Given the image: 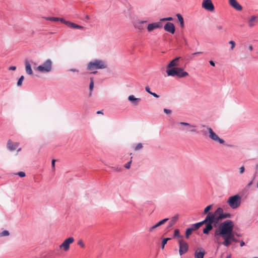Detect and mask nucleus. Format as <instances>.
I'll return each mask as SVG.
<instances>
[{"mask_svg":"<svg viewBox=\"0 0 258 258\" xmlns=\"http://www.w3.org/2000/svg\"><path fill=\"white\" fill-rule=\"evenodd\" d=\"M234 223L228 220L221 223L214 232V236L219 245L229 246L232 242H237L233 232Z\"/></svg>","mask_w":258,"mask_h":258,"instance_id":"nucleus-1","label":"nucleus"},{"mask_svg":"<svg viewBox=\"0 0 258 258\" xmlns=\"http://www.w3.org/2000/svg\"><path fill=\"white\" fill-rule=\"evenodd\" d=\"M208 214L212 223H213L215 226H216L219 222L222 220L230 218L231 217V214L230 213H224L222 208H218L214 212H209Z\"/></svg>","mask_w":258,"mask_h":258,"instance_id":"nucleus-2","label":"nucleus"},{"mask_svg":"<svg viewBox=\"0 0 258 258\" xmlns=\"http://www.w3.org/2000/svg\"><path fill=\"white\" fill-rule=\"evenodd\" d=\"M106 68L107 64L104 60L94 59L88 63L87 69L89 71H93L92 73L95 74L97 73V71H94V70L103 69Z\"/></svg>","mask_w":258,"mask_h":258,"instance_id":"nucleus-3","label":"nucleus"},{"mask_svg":"<svg viewBox=\"0 0 258 258\" xmlns=\"http://www.w3.org/2000/svg\"><path fill=\"white\" fill-rule=\"evenodd\" d=\"M52 61L50 59L46 60L43 63L36 68L35 70L41 73H47L51 71Z\"/></svg>","mask_w":258,"mask_h":258,"instance_id":"nucleus-4","label":"nucleus"},{"mask_svg":"<svg viewBox=\"0 0 258 258\" xmlns=\"http://www.w3.org/2000/svg\"><path fill=\"white\" fill-rule=\"evenodd\" d=\"M166 73L169 76L174 77L175 76L179 78H183L188 75L187 72L183 71L181 68H173L166 71Z\"/></svg>","mask_w":258,"mask_h":258,"instance_id":"nucleus-5","label":"nucleus"},{"mask_svg":"<svg viewBox=\"0 0 258 258\" xmlns=\"http://www.w3.org/2000/svg\"><path fill=\"white\" fill-rule=\"evenodd\" d=\"M181 125L179 127L180 131L184 133H197V126L191 124L189 123L185 122H179L178 123Z\"/></svg>","mask_w":258,"mask_h":258,"instance_id":"nucleus-6","label":"nucleus"},{"mask_svg":"<svg viewBox=\"0 0 258 258\" xmlns=\"http://www.w3.org/2000/svg\"><path fill=\"white\" fill-rule=\"evenodd\" d=\"M227 203L232 209H235L240 205L241 197L238 195L230 197L227 201Z\"/></svg>","mask_w":258,"mask_h":258,"instance_id":"nucleus-7","label":"nucleus"},{"mask_svg":"<svg viewBox=\"0 0 258 258\" xmlns=\"http://www.w3.org/2000/svg\"><path fill=\"white\" fill-rule=\"evenodd\" d=\"M206 128L209 133V137L214 142H218L221 144H225V141L223 139L219 138L211 127L206 126Z\"/></svg>","mask_w":258,"mask_h":258,"instance_id":"nucleus-8","label":"nucleus"},{"mask_svg":"<svg viewBox=\"0 0 258 258\" xmlns=\"http://www.w3.org/2000/svg\"><path fill=\"white\" fill-rule=\"evenodd\" d=\"M74 241V238L73 237H70L64 240V241L59 245V248L65 251H68L70 248V244Z\"/></svg>","mask_w":258,"mask_h":258,"instance_id":"nucleus-9","label":"nucleus"},{"mask_svg":"<svg viewBox=\"0 0 258 258\" xmlns=\"http://www.w3.org/2000/svg\"><path fill=\"white\" fill-rule=\"evenodd\" d=\"M179 243V253L180 255H182L185 253L188 250V244L183 240H180L178 241Z\"/></svg>","mask_w":258,"mask_h":258,"instance_id":"nucleus-10","label":"nucleus"},{"mask_svg":"<svg viewBox=\"0 0 258 258\" xmlns=\"http://www.w3.org/2000/svg\"><path fill=\"white\" fill-rule=\"evenodd\" d=\"M202 6L204 9L208 11L212 12L214 10V6L211 0H203Z\"/></svg>","mask_w":258,"mask_h":258,"instance_id":"nucleus-11","label":"nucleus"},{"mask_svg":"<svg viewBox=\"0 0 258 258\" xmlns=\"http://www.w3.org/2000/svg\"><path fill=\"white\" fill-rule=\"evenodd\" d=\"M162 27V24L161 22H155L149 24L147 26V30L148 32H151L154 29Z\"/></svg>","mask_w":258,"mask_h":258,"instance_id":"nucleus-12","label":"nucleus"},{"mask_svg":"<svg viewBox=\"0 0 258 258\" xmlns=\"http://www.w3.org/2000/svg\"><path fill=\"white\" fill-rule=\"evenodd\" d=\"M164 30L171 34L175 32V26L174 24L171 22H167L164 26Z\"/></svg>","mask_w":258,"mask_h":258,"instance_id":"nucleus-13","label":"nucleus"},{"mask_svg":"<svg viewBox=\"0 0 258 258\" xmlns=\"http://www.w3.org/2000/svg\"><path fill=\"white\" fill-rule=\"evenodd\" d=\"M206 252L205 249L202 247L198 248L195 253V258H204Z\"/></svg>","mask_w":258,"mask_h":258,"instance_id":"nucleus-14","label":"nucleus"},{"mask_svg":"<svg viewBox=\"0 0 258 258\" xmlns=\"http://www.w3.org/2000/svg\"><path fill=\"white\" fill-rule=\"evenodd\" d=\"M19 145V143L13 142L11 141V140H9L8 141L7 146L8 149L10 151H13L17 149V148L18 147Z\"/></svg>","mask_w":258,"mask_h":258,"instance_id":"nucleus-15","label":"nucleus"},{"mask_svg":"<svg viewBox=\"0 0 258 258\" xmlns=\"http://www.w3.org/2000/svg\"><path fill=\"white\" fill-rule=\"evenodd\" d=\"M180 57H177L172 60H171L170 63L167 65V68H178L177 67L179 64V60L180 59Z\"/></svg>","mask_w":258,"mask_h":258,"instance_id":"nucleus-16","label":"nucleus"},{"mask_svg":"<svg viewBox=\"0 0 258 258\" xmlns=\"http://www.w3.org/2000/svg\"><path fill=\"white\" fill-rule=\"evenodd\" d=\"M229 4L231 6L237 11H240L242 9V6L237 2L236 0H229Z\"/></svg>","mask_w":258,"mask_h":258,"instance_id":"nucleus-17","label":"nucleus"},{"mask_svg":"<svg viewBox=\"0 0 258 258\" xmlns=\"http://www.w3.org/2000/svg\"><path fill=\"white\" fill-rule=\"evenodd\" d=\"M258 22V17L252 16L248 21V24L249 27H253Z\"/></svg>","mask_w":258,"mask_h":258,"instance_id":"nucleus-18","label":"nucleus"},{"mask_svg":"<svg viewBox=\"0 0 258 258\" xmlns=\"http://www.w3.org/2000/svg\"><path fill=\"white\" fill-rule=\"evenodd\" d=\"M147 22H148L147 21H140V20H139V21H136L135 23L134 26L137 29L141 31L144 29V27L143 25L144 24L147 23Z\"/></svg>","mask_w":258,"mask_h":258,"instance_id":"nucleus-19","label":"nucleus"},{"mask_svg":"<svg viewBox=\"0 0 258 258\" xmlns=\"http://www.w3.org/2000/svg\"><path fill=\"white\" fill-rule=\"evenodd\" d=\"M25 71L26 73L29 75H31L33 74V71L31 68V66L30 63L28 60H26L25 61Z\"/></svg>","mask_w":258,"mask_h":258,"instance_id":"nucleus-20","label":"nucleus"},{"mask_svg":"<svg viewBox=\"0 0 258 258\" xmlns=\"http://www.w3.org/2000/svg\"><path fill=\"white\" fill-rule=\"evenodd\" d=\"M128 100L131 102L133 105H137L141 101V98H136L133 95H131L128 96Z\"/></svg>","mask_w":258,"mask_h":258,"instance_id":"nucleus-21","label":"nucleus"},{"mask_svg":"<svg viewBox=\"0 0 258 258\" xmlns=\"http://www.w3.org/2000/svg\"><path fill=\"white\" fill-rule=\"evenodd\" d=\"M178 215H175L174 216H173L171 219V220H170V221L168 223V228H171L173 225H174L176 222H177V220H178Z\"/></svg>","mask_w":258,"mask_h":258,"instance_id":"nucleus-22","label":"nucleus"},{"mask_svg":"<svg viewBox=\"0 0 258 258\" xmlns=\"http://www.w3.org/2000/svg\"><path fill=\"white\" fill-rule=\"evenodd\" d=\"M213 223H207L206 225V227L203 229V233L204 234H208L209 233V231L213 229L212 226Z\"/></svg>","mask_w":258,"mask_h":258,"instance_id":"nucleus-23","label":"nucleus"},{"mask_svg":"<svg viewBox=\"0 0 258 258\" xmlns=\"http://www.w3.org/2000/svg\"><path fill=\"white\" fill-rule=\"evenodd\" d=\"M213 223H207L206 225V227L203 229V233L204 234H208L209 233V231L213 229L212 226Z\"/></svg>","mask_w":258,"mask_h":258,"instance_id":"nucleus-24","label":"nucleus"},{"mask_svg":"<svg viewBox=\"0 0 258 258\" xmlns=\"http://www.w3.org/2000/svg\"><path fill=\"white\" fill-rule=\"evenodd\" d=\"M69 27L73 29H83V27L79 25H77L73 22H70L69 23Z\"/></svg>","mask_w":258,"mask_h":258,"instance_id":"nucleus-25","label":"nucleus"},{"mask_svg":"<svg viewBox=\"0 0 258 258\" xmlns=\"http://www.w3.org/2000/svg\"><path fill=\"white\" fill-rule=\"evenodd\" d=\"M210 222L212 223L211 220L210 218V216H209V214H208V215H207V217H206V218L205 219V220L201 222H200V223L201 224V226H202L204 224H206V225L207 223H209Z\"/></svg>","mask_w":258,"mask_h":258,"instance_id":"nucleus-26","label":"nucleus"},{"mask_svg":"<svg viewBox=\"0 0 258 258\" xmlns=\"http://www.w3.org/2000/svg\"><path fill=\"white\" fill-rule=\"evenodd\" d=\"M176 16H177V17L178 18V21H179L180 26L182 28H183L184 27V20H183V19L182 17L179 14H177L176 15Z\"/></svg>","mask_w":258,"mask_h":258,"instance_id":"nucleus-27","label":"nucleus"},{"mask_svg":"<svg viewBox=\"0 0 258 258\" xmlns=\"http://www.w3.org/2000/svg\"><path fill=\"white\" fill-rule=\"evenodd\" d=\"M43 18L46 20L57 22L58 21V17H44Z\"/></svg>","mask_w":258,"mask_h":258,"instance_id":"nucleus-28","label":"nucleus"},{"mask_svg":"<svg viewBox=\"0 0 258 258\" xmlns=\"http://www.w3.org/2000/svg\"><path fill=\"white\" fill-rule=\"evenodd\" d=\"M193 231V229L191 227L188 228L186 230L185 236L186 238H188L189 236L192 233Z\"/></svg>","mask_w":258,"mask_h":258,"instance_id":"nucleus-29","label":"nucleus"},{"mask_svg":"<svg viewBox=\"0 0 258 258\" xmlns=\"http://www.w3.org/2000/svg\"><path fill=\"white\" fill-rule=\"evenodd\" d=\"M94 88V82H93V78H90V83L89 85V90L90 91V95H91V91L93 90Z\"/></svg>","mask_w":258,"mask_h":258,"instance_id":"nucleus-30","label":"nucleus"},{"mask_svg":"<svg viewBox=\"0 0 258 258\" xmlns=\"http://www.w3.org/2000/svg\"><path fill=\"white\" fill-rule=\"evenodd\" d=\"M201 224L200 222L191 225V228L193 229V230H196L199 229L201 227Z\"/></svg>","mask_w":258,"mask_h":258,"instance_id":"nucleus-31","label":"nucleus"},{"mask_svg":"<svg viewBox=\"0 0 258 258\" xmlns=\"http://www.w3.org/2000/svg\"><path fill=\"white\" fill-rule=\"evenodd\" d=\"M24 79V77L23 76H21L20 77V78L19 79V80L17 82V85L18 87H20L22 86V82H23Z\"/></svg>","mask_w":258,"mask_h":258,"instance_id":"nucleus-32","label":"nucleus"},{"mask_svg":"<svg viewBox=\"0 0 258 258\" xmlns=\"http://www.w3.org/2000/svg\"><path fill=\"white\" fill-rule=\"evenodd\" d=\"M170 238H164L162 241L161 248L163 249L164 248L165 245L167 243V242L170 240Z\"/></svg>","mask_w":258,"mask_h":258,"instance_id":"nucleus-33","label":"nucleus"},{"mask_svg":"<svg viewBox=\"0 0 258 258\" xmlns=\"http://www.w3.org/2000/svg\"><path fill=\"white\" fill-rule=\"evenodd\" d=\"M212 205H209V206H208L205 209H204V215H206V214H207L209 213L208 212L209 211H210L212 207Z\"/></svg>","mask_w":258,"mask_h":258,"instance_id":"nucleus-34","label":"nucleus"},{"mask_svg":"<svg viewBox=\"0 0 258 258\" xmlns=\"http://www.w3.org/2000/svg\"><path fill=\"white\" fill-rule=\"evenodd\" d=\"M168 218H165V219H164L161 221H160L159 222H158V223H157L156 224L158 225V226L159 227L160 226H161L162 225L164 224L165 222H166L168 220Z\"/></svg>","mask_w":258,"mask_h":258,"instance_id":"nucleus-35","label":"nucleus"},{"mask_svg":"<svg viewBox=\"0 0 258 258\" xmlns=\"http://www.w3.org/2000/svg\"><path fill=\"white\" fill-rule=\"evenodd\" d=\"M10 234L8 230H4L2 232L0 233V236H8Z\"/></svg>","mask_w":258,"mask_h":258,"instance_id":"nucleus-36","label":"nucleus"},{"mask_svg":"<svg viewBox=\"0 0 258 258\" xmlns=\"http://www.w3.org/2000/svg\"><path fill=\"white\" fill-rule=\"evenodd\" d=\"M58 21H60L61 23H64L68 26L69 25V23L70 22V21H67L65 20V19L62 18H58Z\"/></svg>","mask_w":258,"mask_h":258,"instance_id":"nucleus-37","label":"nucleus"},{"mask_svg":"<svg viewBox=\"0 0 258 258\" xmlns=\"http://www.w3.org/2000/svg\"><path fill=\"white\" fill-rule=\"evenodd\" d=\"M143 148V145L142 143H139L137 145V146L135 148V151H138Z\"/></svg>","mask_w":258,"mask_h":258,"instance_id":"nucleus-38","label":"nucleus"},{"mask_svg":"<svg viewBox=\"0 0 258 258\" xmlns=\"http://www.w3.org/2000/svg\"><path fill=\"white\" fill-rule=\"evenodd\" d=\"M174 236L176 237H180L179 231L178 229H175L174 232Z\"/></svg>","mask_w":258,"mask_h":258,"instance_id":"nucleus-39","label":"nucleus"},{"mask_svg":"<svg viewBox=\"0 0 258 258\" xmlns=\"http://www.w3.org/2000/svg\"><path fill=\"white\" fill-rule=\"evenodd\" d=\"M173 20L172 17H167L164 18L160 19L161 21H172Z\"/></svg>","mask_w":258,"mask_h":258,"instance_id":"nucleus-40","label":"nucleus"},{"mask_svg":"<svg viewBox=\"0 0 258 258\" xmlns=\"http://www.w3.org/2000/svg\"><path fill=\"white\" fill-rule=\"evenodd\" d=\"M159 226H158V225L157 224H156L155 225H154V226L151 227L149 229V231L150 232H152L154 229H155L156 228H157V227H158Z\"/></svg>","mask_w":258,"mask_h":258,"instance_id":"nucleus-41","label":"nucleus"},{"mask_svg":"<svg viewBox=\"0 0 258 258\" xmlns=\"http://www.w3.org/2000/svg\"><path fill=\"white\" fill-rule=\"evenodd\" d=\"M257 174V172H256L255 173V174H254V176H253V178L251 180V181H250L247 184V185L248 186H250L251 185H252V184L253 183V181H254V178L255 177H256V175Z\"/></svg>","mask_w":258,"mask_h":258,"instance_id":"nucleus-42","label":"nucleus"},{"mask_svg":"<svg viewBox=\"0 0 258 258\" xmlns=\"http://www.w3.org/2000/svg\"><path fill=\"white\" fill-rule=\"evenodd\" d=\"M78 244L79 245H80L82 247H85V244H84V242H83L82 240H79L78 242Z\"/></svg>","mask_w":258,"mask_h":258,"instance_id":"nucleus-43","label":"nucleus"},{"mask_svg":"<svg viewBox=\"0 0 258 258\" xmlns=\"http://www.w3.org/2000/svg\"><path fill=\"white\" fill-rule=\"evenodd\" d=\"M229 44H231V49L232 50L235 46V43L234 41L231 40L229 42Z\"/></svg>","mask_w":258,"mask_h":258,"instance_id":"nucleus-44","label":"nucleus"},{"mask_svg":"<svg viewBox=\"0 0 258 258\" xmlns=\"http://www.w3.org/2000/svg\"><path fill=\"white\" fill-rule=\"evenodd\" d=\"M131 163H132V160H131L130 161L128 162L127 163H126L125 165H124V167L126 169H129L131 167Z\"/></svg>","mask_w":258,"mask_h":258,"instance_id":"nucleus-45","label":"nucleus"},{"mask_svg":"<svg viewBox=\"0 0 258 258\" xmlns=\"http://www.w3.org/2000/svg\"><path fill=\"white\" fill-rule=\"evenodd\" d=\"M16 174L18 175L21 177H24L26 175L25 172H22V171L19 172L18 173H17Z\"/></svg>","mask_w":258,"mask_h":258,"instance_id":"nucleus-46","label":"nucleus"},{"mask_svg":"<svg viewBox=\"0 0 258 258\" xmlns=\"http://www.w3.org/2000/svg\"><path fill=\"white\" fill-rule=\"evenodd\" d=\"M245 171V167L242 166L239 168V173L240 174H243Z\"/></svg>","mask_w":258,"mask_h":258,"instance_id":"nucleus-47","label":"nucleus"},{"mask_svg":"<svg viewBox=\"0 0 258 258\" xmlns=\"http://www.w3.org/2000/svg\"><path fill=\"white\" fill-rule=\"evenodd\" d=\"M163 111L166 114H170L171 112V111L170 110L166 108H164Z\"/></svg>","mask_w":258,"mask_h":258,"instance_id":"nucleus-48","label":"nucleus"},{"mask_svg":"<svg viewBox=\"0 0 258 258\" xmlns=\"http://www.w3.org/2000/svg\"><path fill=\"white\" fill-rule=\"evenodd\" d=\"M145 90H146V91L148 93H149L150 94H151V93L152 92H151V91H150V88H149V86H146V87H145Z\"/></svg>","mask_w":258,"mask_h":258,"instance_id":"nucleus-49","label":"nucleus"},{"mask_svg":"<svg viewBox=\"0 0 258 258\" xmlns=\"http://www.w3.org/2000/svg\"><path fill=\"white\" fill-rule=\"evenodd\" d=\"M16 69V67L15 66H11L9 68V70L10 71H15Z\"/></svg>","mask_w":258,"mask_h":258,"instance_id":"nucleus-50","label":"nucleus"},{"mask_svg":"<svg viewBox=\"0 0 258 258\" xmlns=\"http://www.w3.org/2000/svg\"><path fill=\"white\" fill-rule=\"evenodd\" d=\"M150 94L152 95V96H153L154 97H156V98H158L159 97V95H158L155 93L151 92Z\"/></svg>","mask_w":258,"mask_h":258,"instance_id":"nucleus-51","label":"nucleus"},{"mask_svg":"<svg viewBox=\"0 0 258 258\" xmlns=\"http://www.w3.org/2000/svg\"><path fill=\"white\" fill-rule=\"evenodd\" d=\"M217 29L219 30H222L223 29V26L222 25H217L216 26Z\"/></svg>","mask_w":258,"mask_h":258,"instance_id":"nucleus-52","label":"nucleus"},{"mask_svg":"<svg viewBox=\"0 0 258 258\" xmlns=\"http://www.w3.org/2000/svg\"><path fill=\"white\" fill-rule=\"evenodd\" d=\"M55 162V160L53 159V160H52L51 166H52V168H54Z\"/></svg>","mask_w":258,"mask_h":258,"instance_id":"nucleus-53","label":"nucleus"},{"mask_svg":"<svg viewBox=\"0 0 258 258\" xmlns=\"http://www.w3.org/2000/svg\"><path fill=\"white\" fill-rule=\"evenodd\" d=\"M209 63L213 67H214L215 66V62L212 60L209 61Z\"/></svg>","mask_w":258,"mask_h":258,"instance_id":"nucleus-54","label":"nucleus"},{"mask_svg":"<svg viewBox=\"0 0 258 258\" xmlns=\"http://www.w3.org/2000/svg\"><path fill=\"white\" fill-rule=\"evenodd\" d=\"M203 52H201V51H199V52H195V53H193L192 54V55H197V54H202Z\"/></svg>","mask_w":258,"mask_h":258,"instance_id":"nucleus-55","label":"nucleus"},{"mask_svg":"<svg viewBox=\"0 0 258 258\" xmlns=\"http://www.w3.org/2000/svg\"><path fill=\"white\" fill-rule=\"evenodd\" d=\"M244 245H245V242L241 240L240 242V246L242 247V246H244Z\"/></svg>","mask_w":258,"mask_h":258,"instance_id":"nucleus-56","label":"nucleus"},{"mask_svg":"<svg viewBox=\"0 0 258 258\" xmlns=\"http://www.w3.org/2000/svg\"><path fill=\"white\" fill-rule=\"evenodd\" d=\"M248 49L250 50V51H252V49H253V47L252 45H249L248 46Z\"/></svg>","mask_w":258,"mask_h":258,"instance_id":"nucleus-57","label":"nucleus"},{"mask_svg":"<svg viewBox=\"0 0 258 258\" xmlns=\"http://www.w3.org/2000/svg\"><path fill=\"white\" fill-rule=\"evenodd\" d=\"M70 71L71 72H78V71L77 70L75 69H70Z\"/></svg>","mask_w":258,"mask_h":258,"instance_id":"nucleus-58","label":"nucleus"},{"mask_svg":"<svg viewBox=\"0 0 258 258\" xmlns=\"http://www.w3.org/2000/svg\"><path fill=\"white\" fill-rule=\"evenodd\" d=\"M202 132H203V134L205 135H206L207 134V132L204 130H203Z\"/></svg>","mask_w":258,"mask_h":258,"instance_id":"nucleus-59","label":"nucleus"},{"mask_svg":"<svg viewBox=\"0 0 258 258\" xmlns=\"http://www.w3.org/2000/svg\"><path fill=\"white\" fill-rule=\"evenodd\" d=\"M116 171H120L121 170V168H120V167H119V168H118V167H117V168L116 169Z\"/></svg>","mask_w":258,"mask_h":258,"instance_id":"nucleus-60","label":"nucleus"},{"mask_svg":"<svg viewBox=\"0 0 258 258\" xmlns=\"http://www.w3.org/2000/svg\"><path fill=\"white\" fill-rule=\"evenodd\" d=\"M97 114L102 113V112H101V111H98L97 112Z\"/></svg>","mask_w":258,"mask_h":258,"instance_id":"nucleus-61","label":"nucleus"},{"mask_svg":"<svg viewBox=\"0 0 258 258\" xmlns=\"http://www.w3.org/2000/svg\"><path fill=\"white\" fill-rule=\"evenodd\" d=\"M21 150V148H19L17 150V152H19V151H20Z\"/></svg>","mask_w":258,"mask_h":258,"instance_id":"nucleus-62","label":"nucleus"},{"mask_svg":"<svg viewBox=\"0 0 258 258\" xmlns=\"http://www.w3.org/2000/svg\"><path fill=\"white\" fill-rule=\"evenodd\" d=\"M86 18L89 19V16H86Z\"/></svg>","mask_w":258,"mask_h":258,"instance_id":"nucleus-63","label":"nucleus"},{"mask_svg":"<svg viewBox=\"0 0 258 258\" xmlns=\"http://www.w3.org/2000/svg\"><path fill=\"white\" fill-rule=\"evenodd\" d=\"M257 187L258 188V181H257Z\"/></svg>","mask_w":258,"mask_h":258,"instance_id":"nucleus-64","label":"nucleus"}]
</instances>
